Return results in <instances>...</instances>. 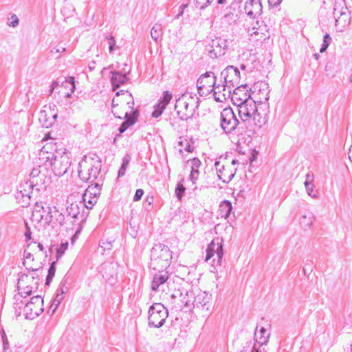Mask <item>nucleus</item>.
Instances as JSON below:
<instances>
[{"instance_id": "2", "label": "nucleus", "mask_w": 352, "mask_h": 352, "mask_svg": "<svg viewBox=\"0 0 352 352\" xmlns=\"http://www.w3.org/2000/svg\"><path fill=\"white\" fill-rule=\"evenodd\" d=\"M241 120L238 119L231 107L224 108L220 113V127L226 135H248V128L241 124Z\"/></svg>"}, {"instance_id": "22", "label": "nucleus", "mask_w": 352, "mask_h": 352, "mask_svg": "<svg viewBox=\"0 0 352 352\" xmlns=\"http://www.w3.org/2000/svg\"><path fill=\"white\" fill-rule=\"evenodd\" d=\"M157 273L154 275L151 283V289L157 291L159 287L164 284L168 279L169 274L166 270H155Z\"/></svg>"}, {"instance_id": "30", "label": "nucleus", "mask_w": 352, "mask_h": 352, "mask_svg": "<svg viewBox=\"0 0 352 352\" xmlns=\"http://www.w3.org/2000/svg\"><path fill=\"white\" fill-rule=\"evenodd\" d=\"M61 85L69 90V92L65 93V96L67 98L71 97L72 94L74 93L76 89L75 78L69 76L65 78L63 81H61Z\"/></svg>"}, {"instance_id": "35", "label": "nucleus", "mask_w": 352, "mask_h": 352, "mask_svg": "<svg viewBox=\"0 0 352 352\" xmlns=\"http://www.w3.org/2000/svg\"><path fill=\"white\" fill-rule=\"evenodd\" d=\"M237 20H238L237 14H235L234 13L232 12L231 11H228L221 18L222 23H226L228 25L234 24Z\"/></svg>"}, {"instance_id": "28", "label": "nucleus", "mask_w": 352, "mask_h": 352, "mask_svg": "<svg viewBox=\"0 0 352 352\" xmlns=\"http://www.w3.org/2000/svg\"><path fill=\"white\" fill-rule=\"evenodd\" d=\"M258 327H256L254 335V340L255 341V343H258V344L261 346L263 345H267L270 338V333H267V330L265 327H261L259 330L260 336L257 338L256 336V331H257Z\"/></svg>"}, {"instance_id": "16", "label": "nucleus", "mask_w": 352, "mask_h": 352, "mask_svg": "<svg viewBox=\"0 0 352 352\" xmlns=\"http://www.w3.org/2000/svg\"><path fill=\"white\" fill-rule=\"evenodd\" d=\"M188 289L184 287H179L175 289L171 294V298H179L176 302V310H185V307H189V300L188 301L187 297L188 296Z\"/></svg>"}, {"instance_id": "39", "label": "nucleus", "mask_w": 352, "mask_h": 352, "mask_svg": "<svg viewBox=\"0 0 352 352\" xmlns=\"http://www.w3.org/2000/svg\"><path fill=\"white\" fill-rule=\"evenodd\" d=\"M140 111L138 109H135L131 111V113L126 112L124 116V118L126 121H129V122L132 120L134 121V124L136 123V122L138 120Z\"/></svg>"}, {"instance_id": "10", "label": "nucleus", "mask_w": 352, "mask_h": 352, "mask_svg": "<svg viewBox=\"0 0 352 352\" xmlns=\"http://www.w3.org/2000/svg\"><path fill=\"white\" fill-rule=\"evenodd\" d=\"M35 279H38V275L36 276H30L27 274H22L18 279L17 283V289L19 292L17 294L14 295V299H16V300H21V298H25L27 296H30L34 287L33 285H30L29 284V281L32 280L34 282Z\"/></svg>"}, {"instance_id": "29", "label": "nucleus", "mask_w": 352, "mask_h": 352, "mask_svg": "<svg viewBox=\"0 0 352 352\" xmlns=\"http://www.w3.org/2000/svg\"><path fill=\"white\" fill-rule=\"evenodd\" d=\"M41 187V184L38 182V181H34V180H26L24 182L21 183L19 186V189H21L23 191H25V190H28L30 192H33V190L35 189L36 191H39Z\"/></svg>"}, {"instance_id": "46", "label": "nucleus", "mask_w": 352, "mask_h": 352, "mask_svg": "<svg viewBox=\"0 0 352 352\" xmlns=\"http://www.w3.org/2000/svg\"><path fill=\"white\" fill-rule=\"evenodd\" d=\"M260 34L257 36H254V38H252V39H254L256 41L259 42L260 43H263L267 39H268L270 36V34L268 32V30H265V32H258Z\"/></svg>"}, {"instance_id": "4", "label": "nucleus", "mask_w": 352, "mask_h": 352, "mask_svg": "<svg viewBox=\"0 0 352 352\" xmlns=\"http://www.w3.org/2000/svg\"><path fill=\"white\" fill-rule=\"evenodd\" d=\"M172 252L162 243L155 244L151 252L149 267L153 270H166L170 265Z\"/></svg>"}, {"instance_id": "63", "label": "nucleus", "mask_w": 352, "mask_h": 352, "mask_svg": "<svg viewBox=\"0 0 352 352\" xmlns=\"http://www.w3.org/2000/svg\"><path fill=\"white\" fill-rule=\"evenodd\" d=\"M331 41V37L327 33H326L323 36V43L322 44L326 47H329Z\"/></svg>"}, {"instance_id": "26", "label": "nucleus", "mask_w": 352, "mask_h": 352, "mask_svg": "<svg viewBox=\"0 0 352 352\" xmlns=\"http://www.w3.org/2000/svg\"><path fill=\"white\" fill-rule=\"evenodd\" d=\"M67 212L69 216L72 218L79 220L81 222L85 221L87 217V214L80 212V206L76 203H72L67 208Z\"/></svg>"}, {"instance_id": "31", "label": "nucleus", "mask_w": 352, "mask_h": 352, "mask_svg": "<svg viewBox=\"0 0 352 352\" xmlns=\"http://www.w3.org/2000/svg\"><path fill=\"white\" fill-rule=\"evenodd\" d=\"M232 210V203L228 200H223L219 205V213L222 217L227 219Z\"/></svg>"}, {"instance_id": "15", "label": "nucleus", "mask_w": 352, "mask_h": 352, "mask_svg": "<svg viewBox=\"0 0 352 352\" xmlns=\"http://www.w3.org/2000/svg\"><path fill=\"white\" fill-rule=\"evenodd\" d=\"M196 298L194 302L195 308L208 311L211 306L212 295L199 289H195Z\"/></svg>"}, {"instance_id": "27", "label": "nucleus", "mask_w": 352, "mask_h": 352, "mask_svg": "<svg viewBox=\"0 0 352 352\" xmlns=\"http://www.w3.org/2000/svg\"><path fill=\"white\" fill-rule=\"evenodd\" d=\"M333 16L336 19V25L338 22V19L341 16L345 15L347 11V7L345 6L344 0H336L333 9Z\"/></svg>"}, {"instance_id": "23", "label": "nucleus", "mask_w": 352, "mask_h": 352, "mask_svg": "<svg viewBox=\"0 0 352 352\" xmlns=\"http://www.w3.org/2000/svg\"><path fill=\"white\" fill-rule=\"evenodd\" d=\"M116 268L117 265L113 263H103L101 267L103 278L107 281H111L117 275Z\"/></svg>"}, {"instance_id": "36", "label": "nucleus", "mask_w": 352, "mask_h": 352, "mask_svg": "<svg viewBox=\"0 0 352 352\" xmlns=\"http://www.w3.org/2000/svg\"><path fill=\"white\" fill-rule=\"evenodd\" d=\"M184 182V179L182 178L177 184L175 189V196L179 201L182 199V197L186 192V188L184 186L183 183Z\"/></svg>"}, {"instance_id": "64", "label": "nucleus", "mask_w": 352, "mask_h": 352, "mask_svg": "<svg viewBox=\"0 0 352 352\" xmlns=\"http://www.w3.org/2000/svg\"><path fill=\"white\" fill-rule=\"evenodd\" d=\"M131 157L129 153H126L122 158V166H124L127 168V166L129 165L130 161H131Z\"/></svg>"}, {"instance_id": "55", "label": "nucleus", "mask_w": 352, "mask_h": 352, "mask_svg": "<svg viewBox=\"0 0 352 352\" xmlns=\"http://www.w3.org/2000/svg\"><path fill=\"white\" fill-rule=\"evenodd\" d=\"M213 91H214V93H213L214 99L217 102H223V100H226L225 94H221L220 91H219L218 92L216 91L215 90H213Z\"/></svg>"}, {"instance_id": "32", "label": "nucleus", "mask_w": 352, "mask_h": 352, "mask_svg": "<svg viewBox=\"0 0 352 352\" xmlns=\"http://www.w3.org/2000/svg\"><path fill=\"white\" fill-rule=\"evenodd\" d=\"M90 184L82 195V201L85 202H86L89 193H94V192H100L101 185L98 182H94Z\"/></svg>"}, {"instance_id": "57", "label": "nucleus", "mask_w": 352, "mask_h": 352, "mask_svg": "<svg viewBox=\"0 0 352 352\" xmlns=\"http://www.w3.org/2000/svg\"><path fill=\"white\" fill-rule=\"evenodd\" d=\"M65 52H66V48L62 46L60 43H59L58 45L51 50L50 53L53 54L54 53H63Z\"/></svg>"}, {"instance_id": "45", "label": "nucleus", "mask_w": 352, "mask_h": 352, "mask_svg": "<svg viewBox=\"0 0 352 352\" xmlns=\"http://www.w3.org/2000/svg\"><path fill=\"white\" fill-rule=\"evenodd\" d=\"M64 297H65V295L62 294H59L58 292H56V297L53 300V303L51 306L53 307L54 306V309H52V314H54L55 310L56 309V308L58 307V305H60V303L62 302V300L64 299Z\"/></svg>"}, {"instance_id": "40", "label": "nucleus", "mask_w": 352, "mask_h": 352, "mask_svg": "<svg viewBox=\"0 0 352 352\" xmlns=\"http://www.w3.org/2000/svg\"><path fill=\"white\" fill-rule=\"evenodd\" d=\"M14 300L13 307L15 310V315L16 317H19L21 315L22 309L24 310L25 302L22 298H21V300H16V299Z\"/></svg>"}, {"instance_id": "34", "label": "nucleus", "mask_w": 352, "mask_h": 352, "mask_svg": "<svg viewBox=\"0 0 352 352\" xmlns=\"http://www.w3.org/2000/svg\"><path fill=\"white\" fill-rule=\"evenodd\" d=\"M313 182H314V176L310 175L309 173L307 174L306 180H305L304 184L305 186V188L307 192V194L312 197H316L317 195L316 194H312L313 188L314 186Z\"/></svg>"}, {"instance_id": "5", "label": "nucleus", "mask_w": 352, "mask_h": 352, "mask_svg": "<svg viewBox=\"0 0 352 352\" xmlns=\"http://www.w3.org/2000/svg\"><path fill=\"white\" fill-rule=\"evenodd\" d=\"M101 161L98 157L96 160L94 158L87 159L85 157L78 163V175L80 179L85 182L92 183L97 179L101 170Z\"/></svg>"}, {"instance_id": "51", "label": "nucleus", "mask_w": 352, "mask_h": 352, "mask_svg": "<svg viewBox=\"0 0 352 352\" xmlns=\"http://www.w3.org/2000/svg\"><path fill=\"white\" fill-rule=\"evenodd\" d=\"M96 202H97V201L96 200V199L94 197L87 198L86 202L83 201L82 204H80L82 206V209L84 208H86L87 209H91V207L96 204Z\"/></svg>"}, {"instance_id": "59", "label": "nucleus", "mask_w": 352, "mask_h": 352, "mask_svg": "<svg viewBox=\"0 0 352 352\" xmlns=\"http://www.w3.org/2000/svg\"><path fill=\"white\" fill-rule=\"evenodd\" d=\"M56 261L51 263L50 268L48 269L47 276L54 278L56 272Z\"/></svg>"}, {"instance_id": "6", "label": "nucleus", "mask_w": 352, "mask_h": 352, "mask_svg": "<svg viewBox=\"0 0 352 352\" xmlns=\"http://www.w3.org/2000/svg\"><path fill=\"white\" fill-rule=\"evenodd\" d=\"M168 316L167 309L162 303H154L148 309V325L151 328L162 327Z\"/></svg>"}, {"instance_id": "24", "label": "nucleus", "mask_w": 352, "mask_h": 352, "mask_svg": "<svg viewBox=\"0 0 352 352\" xmlns=\"http://www.w3.org/2000/svg\"><path fill=\"white\" fill-rule=\"evenodd\" d=\"M111 74V82L113 90L118 89L122 85L126 83L129 80V78L126 74H121L119 72L112 71Z\"/></svg>"}, {"instance_id": "44", "label": "nucleus", "mask_w": 352, "mask_h": 352, "mask_svg": "<svg viewBox=\"0 0 352 352\" xmlns=\"http://www.w3.org/2000/svg\"><path fill=\"white\" fill-rule=\"evenodd\" d=\"M54 219H55L56 221L54 224L56 226V223L59 224L60 226H62L64 223L65 216L61 212H59L58 210H54Z\"/></svg>"}, {"instance_id": "25", "label": "nucleus", "mask_w": 352, "mask_h": 352, "mask_svg": "<svg viewBox=\"0 0 352 352\" xmlns=\"http://www.w3.org/2000/svg\"><path fill=\"white\" fill-rule=\"evenodd\" d=\"M31 194L32 192L28 190L23 191L18 188L15 194V198L18 204H21L22 207H28L30 204Z\"/></svg>"}, {"instance_id": "42", "label": "nucleus", "mask_w": 352, "mask_h": 352, "mask_svg": "<svg viewBox=\"0 0 352 352\" xmlns=\"http://www.w3.org/2000/svg\"><path fill=\"white\" fill-rule=\"evenodd\" d=\"M104 38L108 41L109 53L113 54L116 47V41L114 36L111 34H109L105 35Z\"/></svg>"}, {"instance_id": "14", "label": "nucleus", "mask_w": 352, "mask_h": 352, "mask_svg": "<svg viewBox=\"0 0 352 352\" xmlns=\"http://www.w3.org/2000/svg\"><path fill=\"white\" fill-rule=\"evenodd\" d=\"M197 89L201 94V90L208 88L207 91L211 92L214 89H219L220 85H216V76L212 72H206L201 74L197 82Z\"/></svg>"}, {"instance_id": "48", "label": "nucleus", "mask_w": 352, "mask_h": 352, "mask_svg": "<svg viewBox=\"0 0 352 352\" xmlns=\"http://www.w3.org/2000/svg\"><path fill=\"white\" fill-rule=\"evenodd\" d=\"M195 5L197 8L203 10L208 6L213 0H194Z\"/></svg>"}, {"instance_id": "49", "label": "nucleus", "mask_w": 352, "mask_h": 352, "mask_svg": "<svg viewBox=\"0 0 352 352\" xmlns=\"http://www.w3.org/2000/svg\"><path fill=\"white\" fill-rule=\"evenodd\" d=\"M179 144L188 153L193 152L195 147L186 139L180 141Z\"/></svg>"}, {"instance_id": "58", "label": "nucleus", "mask_w": 352, "mask_h": 352, "mask_svg": "<svg viewBox=\"0 0 352 352\" xmlns=\"http://www.w3.org/2000/svg\"><path fill=\"white\" fill-rule=\"evenodd\" d=\"M199 171V169H192L191 168V173L189 177V179L194 184L196 180L198 179Z\"/></svg>"}, {"instance_id": "8", "label": "nucleus", "mask_w": 352, "mask_h": 352, "mask_svg": "<svg viewBox=\"0 0 352 352\" xmlns=\"http://www.w3.org/2000/svg\"><path fill=\"white\" fill-rule=\"evenodd\" d=\"M72 164L71 153L65 148H60L57 157L51 166L55 175L60 177L65 175Z\"/></svg>"}, {"instance_id": "20", "label": "nucleus", "mask_w": 352, "mask_h": 352, "mask_svg": "<svg viewBox=\"0 0 352 352\" xmlns=\"http://www.w3.org/2000/svg\"><path fill=\"white\" fill-rule=\"evenodd\" d=\"M214 166L216 167L219 179L221 180L223 183H229L234 177L235 172L232 173V171L226 168L224 165H221L220 162L216 161Z\"/></svg>"}, {"instance_id": "12", "label": "nucleus", "mask_w": 352, "mask_h": 352, "mask_svg": "<svg viewBox=\"0 0 352 352\" xmlns=\"http://www.w3.org/2000/svg\"><path fill=\"white\" fill-rule=\"evenodd\" d=\"M43 299L40 295L31 298L28 302H25L24 314L25 318L32 320L43 311Z\"/></svg>"}, {"instance_id": "52", "label": "nucleus", "mask_w": 352, "mask_h": 352, "mask_svg": "<svg viewBox=\"0 0 352 352\" xmlns=\"http://www.w3.org/2000/svg\"><path fill=\"white\" fill-rule=\"evenodd\" d=\"M134 121L135 120H132L131 122H129V121L124 120L121 124V125L119 126L118 131H119L120 133H123L124 132L126 131V130L129 127H130L131 126L133 125L134 124Z\"/></svg>"}, {"instance_id": "56", "label": "nucleus", "mask_w": 352, "mask_h": 352, "mask_svg": "<svg viewBox=\"0 0 352 352\" xmlns=\"http://www.w3.org/2000/svg\"><path fill=\"white\" fill-rule=\"evenodd\" d=\"M216 239H213L211 241V242L208 245V247L206 248V250L209 252H212L213 254L216 252V248H217V242Z\"/></svg>"}, {"instance_id": "18", "label": "nucleus", "mask_w": 352, "mask_h": 352, "mask_svg": "<svg viewBox=\"0 0 352 352\" xmlns=\"http://www.w3.org/2000/svg\"><path fill=\"white\" fill-rule=\"evenodd\" d=\"M172 98V94L169 91H164L162 97L160 98L157 103L154 106V111L152 113V116L153 118L160 117L162 114L166 106L169 104Z\"/></svg>"}, {"instance_id": "7", "label": "nucleus", "mask_w": 352, "mask_h": 352, "mask_svg": "<svg viewBox=\"0 0 352 352\" xmlns=\"http://www.w3.org/2000/svg\"><path fill=\"white\" fill-rule=\"evenodd\" d=\"M45 205L43 206L38 202L36 203L32 212V220L38 223L43 222L44 227L52 226V227L54 228V211H52L50 206L46 204Z\"/></svg>"}, {"instance_id": "62", "label": "nucleus", "mask_w": 352, "mask_h": 352, "mask_svg": "<svg viewBox=\"0 0 352 352\" xmlns=\"http://www.w3.org/2000/svg\"><path fill=\"white\" fill-rule=\"evenodd\" d=\"M191 164L192 169H199V166L201 164V161L197 157H194L191 160Z\"/></svg>"}, {"instance_id": "33", "label": "nucleus", "mask_w": 352, "mask_h": 352, "mask_svg": "<svg viewBox=\"0 0 352 352\" xmlns=\"http://www.w3.org/2000/svg\"><path fill=\"white\" fill-rule=\"evenodd\" d=\"M151 38L157 43L161 40L162 36V28L161 24L155 23L151 30Z\"/></svg>"}, {"instance_id": "38", "label": "nucleus", "mask_w": 352, "mask_h": 352, "mask_svg": "<svg viewBox=\"0 0 352 352\" xmlns=\"http://www.w3.org/2000/svg\"><path fill=\"white\" fill-rule=\"evenodd\" d=\"M188 301L189 300V307H185V311H191L193 308H195L194 306L195 298H196L195 289H191L189 288L188 289V296L187 297Z\"/></svg>"}, {"instance_id": "3", "label": "nucleus", "mask_w": 352, "mask_h": 352, "mask_svg": "<svg viewBox=\"0 0 352 352\" xmlns=\"http://www.w3.org/2000/svg\"><path fill=\"white\" fill-rule=\"evenodd\" d=\"M199 105V98L196 94H184L177 100L175 109L180 120H188L193 116Z\"/></svg>"}, {"instance_id": "17", "label": "nucleus", "mask_w": 352, "mask_h": 352, "mask_svg": "<svg viewBox=\"0 0 352 352\" xmlns=\"http://www.w3.org/2000/svg\"><path fill=\"white\" fill-rule=\"evenodd\" d=\"M225 39L218 38L212 40L210 50H208V55L210 58H217L225 54L228 46Z\"/></svg>"}, {"instance_id": "37", "label": "nucleus", "mask_w": 352, "mask_h": 352, "mask_svg": "<svg viewBox=\"0 0 352 352\" xmlns=\"http://www.w3.org/2000/svg\"><path fill=\"white\" fill-rule=\"evenodd\" d=\"M216 241H217V248H216V252L215 253L217 254V260L216 261V265H221V261H222V258L223 256V254H224V252H223V245H222V243L221 242H219V239H216Z\"/></svg>"}, {"instance_id": "54", "label": "nucleus", "mask_w": 352, "mask_h": 352, "mask_svg": "<svg viewBox=\"0 0 352 352\" xmlns=\"http://www.w3.org/2000/svg\"><path fill=\"white\" fill-rule=\"evenodd\" d=\"M66 282L65 279L62 280L56 292L65 295L68 292V287L65 286Z\"/></svg>"}, {"instance_id": "19", "label": "nucleus", "mask_w": 352, "mask_h": 352, "mask_svg": "<svg viewBox=\"0 0 352 352\" xmlns=\"http://www.w3.org/2000/svg\"><path fill=\"white\" fill-rule=\"evenodd\" d=\"M245 11L248 16L254 19L262 13V4L260 0H248L245 3Z\"/></svg>"}, {"instance_id": "41", "label": "nucleus", "mask_w": 352, "mask_h": 352, "mask_svg": "<svg viewBox=\"0 0 352 352\" xmlns=\"http://www.w3.org/2000/svg\"><path fill=\"white\" fill-rule=\"evenodd\" d=\"M43 179V175H40V170L38 168H33L30 174V180L38 181L42 185Z\"/></svg>"}, {"instance_id": "53", "label": "nucleus", "mask_w": 352, "mask_h": 352, "mask_svg": "<svg viewBox=\"0 0 352 352\" xmlns=\"http://www.w3.org/2000/svg\"><path fill=\"white\" fill-rule=\"evenodd\" d=\"M0 333L2 338L3 351H6L9 347V342L3 329H1Z\"/></svg>"}, {"instance_id": "43", "label": "nucleus", "mask_w": 352, "mask_h": 352, "mask_svg": "<svg viewBox=\"0 0 352 352\" xmlns=\"http://www.w3.org/2000/svg\"><path fill=\"white\" fill-rule=\"evenodd\" d=\"M68 248V242L62 243L59 247L56 248V257L58 261L65 253Z\"/></svg>"}, {"instance_id": "9", "label": "nucleus", "mask_w": 352, "mask_h": 352, "mask_svg": "<svg viewBox=\"0 0 352 352\" xmlns=\"http://www.w3.org/2000/svg\"><path fill=\"white\" fill-rule=\"evenodd\" d=\"M262 85H266V84L263 82L255 83L253 86L254 90L252 91V93H250L252 91L251 89H248V85L246 84L238 85L237 86H235L236 88L234 89L232 96V101H237L241 103V102H245L248 100L253 98V97L255 98L256 90L258 89V91H261Z\"/></svg>"}, {"instance_id": "13", "label": "nucleus", "mask_w": 352, "mask_h": 352, "mask_svg": "<svg viewBox=\"0 0 352 352\" xmlns=\"http://www.w3.org/2000/svg\"><path fill=\"white\" fill-rule=\"evenodd\" d=\"M60 152V148H58L56 144L48 143L43 146L38 153V160L40 163L46 166H52L53 162L56 160L58 153Z\"/></svg>"}, {"instance_id": "47", "label": "nucleus", "mask_w": 352, "mask_h": 352, "mask_svg": "<svg viewBox=\"0 0 352 352\" xmlns=\"http://www.w3.org/2000/svg\"><path fill=\"white\" fill-rule=\"evenodd\" d=\"M307 216L303 215L300 219V224L305 227H310L313 223V217L311 214H308V220H307Z\"/></svg>"}, {"instance_id": "1", "label": "nucleus", "mask_w": 352, "mask_h": 352, "mask_svg": "<svg viewBox=\"0 0 352 352\" xmlns=\"http://www.w3.org/2000/svg\"><path fill=\"white\" fill-rule=\"evenodd\" d=\"M255 99L241 102L238 104V115L241 120V124L248 128V135L251 137L267 122V114L261 115L257 109Z\"/></svg>"}, {"instance_id": "60", "label": "nucleus", "mask_w": 352, "mask_h": 352, "mask_svg": "<svg viewBox=\"0 0 352 352\" xmlns=\"http://www.w3.org/2000/svg\"><path fill=\"white\" fill-rule=\"evenodd\" d=\"M144 193V192L142 189H141V188L137 189L135 191V195L133 197V201H140L142 199Z\"/></svg>"}, {"instance_id": "11", "label": "nucleus", "mask_w": 352, "mask_h": 352, "mask_svg": "<svg viewBox=\"0 0 352 352\" xmlns=\"http://www.w3.org/2000/svg\"><path fill=\"white\" fill-rule=\"evenodd\" d=\"M221 78L223 79V91H226V87L230 89L239 85L240 72L236 67L228 65L221 72Z\"/></svg>"}, {"instance_id": "61", "label": "nucleus", "mask_w": 352, "mask_h": 352, "mask_svg": "<svg viewBox=\"0 0 352 352\" xmlns=\"http://www.w3.org/2000/svg\"><path fill=\"white\" fill-rule=\"evenodd\" d=\"M10 19H11L10 22L8 23L9 26L16 27L18 25L19 19L16 14H12Z\"/></svg>"}, {"instance_id": "50", "label": "nucleus", "mask_w": 352, "mask_h": 352, "mask_svg": "<svg viewBox=\"0 0 352 352\" xmlns=\"http://www.w3.org/2000/svg\"><path fill=\"white\" fill-rule=\"evenodd\" d=\"M265 30H267L266 25H264L263 27L260 25L258 28L254 26L252 28V32L250 33V35L251 38H254V36H257L260 34L258 32H265Z\"/></svg>"}, {"instance_id": "21", "label": "nucleus", "mask_w": 352, "mask_h": 352, "mask_svg": "<svg viewBox=\"0 0 352 352\" xmlns=\"http://www.w3.org/2000/svg\"><path fill=\"white\" fill-rule=\"evenodd\" d=\"M57 116V113H53L50 111V115L47 110H41L38 113V120L43 127L49 128L53 125Z\"/></svg>"}]
</instances>
